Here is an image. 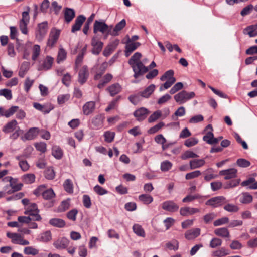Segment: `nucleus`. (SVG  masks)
Masks as SVG:
<instances>
[{
    "label": "nucleus",
    "instance_id": "f257e3e1",
    "mask_svg": "<svg viewBox=\"0 0 257 257\" xmlns=\"http://www.w3.org/2000/svg\"><path fill=\"white\" fill-rule=\"evenodd\" d=\"M112 25L108 26L104 22L96 20L93 25V32L96 34L98 32L104 34V39H107L109 35H111Z\"/></svg>",
    "mask_w": 257,
    "mask_h": 257
},
{
    "label": "nucleus",
    "instance_id": "f03ea898",
    "mask_svg": "<svg viewBox=\"0 0 257 257\" xmlns=\"http://www.w3.org/2000/svg\"><path fill=\"white\" fill-rule=\"evenodd\" d=\"M195 96L194 92L182 90L174 96L175 101L179 104H183Z\"/></svg>",
    "mask_w": 257,
    "mask_h": 257
},
{
    "label": "nucleus",
    "instance_id": "7ed1b4c3",
    "mask_svg": "<svg viewBox=\"0 0 257 257\" xmlns=\"http://www.w3.org/2000/svg\"><path fill=\"white\" fill-rule=\"evenodd\" d=\"M38 212L37 205L35 203H32L25 208L24 214L31 216L33 220L39 221L41 219V217Z\"/></svg>",
    "mask_w": 257,
    "mask_h": 257
},
{
    "label": "nucleus",
    "instance_id": "20e7f679",
    "mask_svg": "<svg viewBox=\"0 0 257 257\" xmlns=\"http://www.w3.org/2000/svg\"><path fill=\"white\" fill-rule=\"evenodd\" d=\"M7 236L11 239L13 244L21 245H27L30 244L29 241L24 239L23 236L17 233L7 232Z\"/></svg>",
    "mask_w": 257,
    "mask_h": 257
},
{
    "label": "nucleus",
    "instance_id": "39448f33",
    "mask_svg": "<svg viewBox=\"0 0 257 257\" xmlns=\"http://www.w3.org/2000/svg\"><path fill=\"white\" fill-rule=\"evenodd\" d=\"M227 202L224 196H220L210 198L206 202L205 204L213 208H216L226 203Z\"/></svg>",
    "mask_w": 257,
    "mask_h": 257
},
{
    "label": "nucleus",
    "instance_id": "423d86ee",
    "mask_svg": "<svg viewBox=\"0 0 257 257\" xmlns=\"http://www.w3.org/2000/svg\"><path fill=\"white\" fill-rule=\"evenodd\" d=\"M134 72V76L135 78H138L148 71V67L145 66L142 62L131 65Z\"/></svg>",
    "mask_w": 257,
    "mask_h": 257
},
{
    "label": "nucleus",
    "instance_id": "0eeeda50",
    "mask_svg": "<svg viewBox=\"0 0 257 257\" xmlns=\"http://www.w3.org/2000/svg\"><path fill=\"white\" fill-rule=\"evenodd\" d=\"M48 23L47 21L40 23L38 25V30L36 32V37L39 40H42L47 34L48 31Z\"/></svg>",
    "mask_w": 257,
    "mask_h": 257
},
{
    "label": "nucleus",
    "instance_id": "6e6552de",
    "mask_svg": "<svg viewBox=\"0 0 257 257\" xmlns=\"http://www.w3.org/2000/svg\"><path fill=\"white\" fill-rule=\"evenodd\" d=\"M60 34V31L55 28L53 29L50 32L47 45L52 47L57 41Z\"/></svg>",
    "mask_w": 257,
    "mask_h": 257
},
{
    "label": "nucleus",
    "instance_id": "1a4fd4ad",
    "mask_svg": "<svg viewBox=\"0 0 257 257\" xmlns=\"http://www.w3.org/2000/svg\"><path fill=\"white\" fill-rule=\"evenodd\" d=\"M91 45L93 47L92 52L95 55L99 54L102 50L103 43L96 36H94L91 40Z\"/></svg>",
    "mask_w": 257,
    "mask_h": 257
},
{
    "label": "nucleus",
    "instance_id": "9d476101",
    "mask_svg": "<svg viewBox=\"0 0 257 257\" xmlns=\"http://www.w3.org/2000/svg\"><path fill=\"white\" fill-rule=\"evenodd\" d=\"M161 206L163 210L170 212H176L179 209V206L171 200L164 201L162 203Z\"/></svg>",
    "mask_w": 257,
    "mask_h": 257
},
{
    "label": "nucleus",
    "instance_id": "9b49d317",
    "mask_svg": "<svg viewBox=\"0 0 257 257\" xmlns=\"http://www.w3.org/2000/svg\"><path fill=\"white\" fill-rule=\"evenodd\" d=\"M69 242V240L65 237L59 238L54 241L53 245L58 249H63L68 246Z\"/></svg>",
    "mask_w": 257,
    "mask_h": 257
},
{
    "label": "nucleus",
    "instance_id": "f8f14e48",
    "mask_svg": "<svg viewBox=\"0 0 257 257\" xmlns=\"http://www.w3.org/2000/svg\"><path fill=\"white\" fill-rule=\"evenodd\" d=\"M10 185L11 187L12 190H9L8 191V194H11L14 192L18 191L20 190L23 185L21 183H18V179L16 178H13L12 177H9Z\"/></svg>",
    "mask_w": 257,
    "mask_h": 257
},
{
    "label": "nucleus",
    "instance_id": "ddd939ff",
    "mask_svg": "<svg viewBox=\"0 0 257 257\" xmlns=\"http://www.w3.org/2000/svg\"><path fill=\"white\" fill-rule=\"evenodd\" d=\"M149 111L147 108L141 107L134 112V116L139 121L144 120L147 116Z\"/></svg>",
    "mask_w": 257,
    "mask_h": 257
},
{
    "label": "nucleus",
    "instance_id": "4468645a",
    "mask_svg": "<svg viewBox=\"0 0 257 257\" xmlns=\"http://www.w3.org/2000/svg\"><path fill=\"white\" fill-rule=\"evenodd\" d=\"M199 212H200V209L197 208L184 207L180 209V214L183 216H188Z\"/></svg>",
    "mask_w": 257,
    "mask_h": 257
},
{
    "label": "nucleus",
    "instance_id": "2eb2a0df",
    "mask_svg": "<svg viewBox=\"0 0 257 257\" xmlns=\"http://www.w3.org/2000/svg\"><path fill=\"white\" fill-rule=\"evenodd\" d=\"M201 230L198 228H192L186 231L185 237L187 240H193L200 234Z\"/></svg>",
    "mask_w": 257,
    "mask_h": 257
},
{
    "label": "nucleus",
    "instance_id": "dca6fc26",
    "mask_svg": "<svg viewBox=\"0 0 257 257\" xmlns=\"http://www.w3.org/2000/svg\"><path fill=\"white\" fill-rule=\"evenodd\" d=\"M236 173L237 170L234 168L223 170L219 172L220 175L224 176V179L225 180H229L235 178L236 176Z\"/></svg>",
    "mask_w": 257,
    "mask_h": 257
},
{
    "label": "nucleus",
    "instance_id": "f3484780",
    "mask_svg": "<svg viewBox=\"0 0 257 257\" xmlns=\"http://www.w3.org/2000/svg\"><path fill=\"white\" fill-rule=\"evenodd\" d=\"M89 75L87 67L83 66L79 71L78 74V82L81 84H84L87 80Z\"/></svg>",
    "mask_w": 257,
    "mask_h": 257
},
{
    "label": "nucleus",
    "instance_id": "a211bd4d",
    "mask_svg": "<svg viewBox=\"0 0 257 257\" xmlns=\"http://www.w3.org/2000/svg\"><path fill=\"white\" fill-rule=\"evenodd\" d=\"M18 123L16 120H12L6 123L3 127L2 131L5 133L8 134L12 132L18 128Z\"/></svg>",
    "mask_w": 257,
    "mask_h": 257
},
{
    "label": "nucleus",
    "instance_id": "6ab92c4d",
    "mask_svg": "<svg viewBox=\"0 0 257 257\" xmlns=\"http://www.w3.org/2000/svg\"><path fill=\"white\" fill-rule=\"evenodd\" d=\"M54 59L49 56H47L44 59L43 63L38 67L39 70H48L50 69L53 63Z\"/></svg>",
    "mask_w": 257,
    "mask_h": 257
},
{
    "label": "nucleus",
    "instance_id": "aec40b11",
    "mask_svg": "<svg viewBox=\"0 0 257 257\" xmlns=\"http://www.w3.org/2000/svg\"><path fill=\"white\" fill-rule=\"evenodd\" d=\"M140 45L139 42H133L127 41L125 46V56L128 57L132 52L135 51Z\"/></svg>",
    "mask_w": 257,
    "mask_h": 257
},
{
    "label": "nucleus",
    "instance_id": "412c9836",
    "mask_svg": "<svg viewBox=\"0 0 257 257\" xmlns=\"http://www.w3.org/2000/svg\"><path fill=\"white\" fill-rule=\"evenodd\" d=\"M18 106H12L9 109H5L3 107H0V115L5 116L7 118L10 117L13 115L18 110Z\"/></svg>",
    "mask_w": 257,
    "mask_h": 257
},
{
    "label": "nucleus",
    "instance_id": "4be33fe9",
    "mask_svg": "<svg viewBox=\"0 0 257 257\" xmlns=\"http://www.w3.org/2000/svg\"><path fill=\"white\" fill-rule=\"evenodd\" d=\"M85 19V17L83 15L78 16L75 21L74 24L72 27V32L74 33L79 30Z\"/></svg>",
    "mask_w": 257,
    "mask_h": 257
},
{
    "label": "nucleus",
    "instance_id": "5701e85b",
    "mask_svg": "<svg viewBox=\"0 0 257 257\" xmlns=\"http://www.w3.org/2000/svg\"><path fill=\"white\" fill-rule=\"evenodd\" d=\"M65 21L69 23L72 21L75 17V13L73 9L66 8L64 10Z\"/></svg>",
    "mask_w": 257,
    "mask_h": 257
},
{
    "label": "nucleus",
    "instance_id": "b1692460",
    "mask_svg": "<svg viewBox=\"0 0 257 257\" xmlns=\"http://www.w3.org/2000/svg\"><path fill=\"white\" fill-rule=\"evenodd\" d=\"M95 108V103L94 101L86 102L83 107V112L85 115H88L93 112Z\"/></svg>",
    "mask_w": 257,
    "mask_h": 257
},
{
    "label": "nucleus",
    "instance_id": "393cba45",
    "mask_svg": "<svg viewBox=\"0 0 257 257\" xmlns=\"http://www.w3.org/2000/svg\"><path fill=\"white\" fill-rule=\"evenodd\" d=\"M243 33L248 35L250 37L257 36V23L247 27L243 30Z\"/></svg>",
    "mask_w": 257,
    "mask_h": 257
},
{
    "label": "nucleus",
    "instance_id": "a878e982",
    "mask_svg": "<svg viewBox=\"0 0 257 257\" xmlns=\"http://www.w3.org/2000/svg\"><path fill=\"white\" fill-rule=\"evenodd\" d=\"M126 25V21L124 19H122L120 22L117 23L113 30H111V35L116 36L118 35L119 32L121 31Z\"/></svg>",
    "mask_w": 257,
    "mask_h": 257
},
{
    "label": "nucleus",
    "instance_id": "bb28decb",
    "mask_svg": "<svg viewBox=\"0 0 257 257\" xmlns=\"http://www.w3.org/2000/svg\"><path fill=\"white\" fill-rule=\"evenodd\" d=\"M205 163V161L204 159H194L190 161L189 165L190 169H195L200 168Z\"/></svg>",
    "mask_w": 257,
    "mask_h": 257
},
{
    "label": "nucleus",
    "instance_id": "cd10ccee",
    "mask_svg": "<svg viewBox=\"0 0 257 257\" xmlns=\"http://www.w3.org/2000/svg\"><path fill=\"white\" fill-rule=\"evenodd\" d=\"M39 129L37 127L30 128L25 134L24 138L26 140H31L34 139L38 135Z\"/></svg>",
    "mask_w": 257,
    "mask_h": 257
},
{
    "label": "nucleus",
    "instance_id": "c85d7f7f",
    "mask_svg": "<svg viewBox=\"0 0 257 257\" xmlns=\"http://www.w3.org/2000/svg\"><path fill=\"white\" fill-rule=\"evenodd\" d=\"M156 86L154 84H151L144 90L140 92V96L144 98H148L153 93L155 89Z\"/></svg>",
    "mask_w": 257,
    "mask_h": 257
},
{
    "label": "nucleus",
    "instance_id": "c756f323",
    "mask_svg": "<svg viewBox=\"0 0 257 257\" xmlns=\"http://www.w3.org/2000/svg\"><path fill=\"white\" fill-rule=\"evenodd\" d=\"M33 106L35 108L44 112V113H49L50 111L53 108V107L50 105H42L38 103H34Z\"/></svg>",
    "mask_w": 257,
    "mask_h": 257
},
{
    "label": "nucleus",
    "instance_id": "7c9ffc66",
    "mask_svg": "<svg viewBox=\"0 0 257 257\" xmlns=\"http://www.w3.org/2000/svg\"><path fill=\"white\" fill-rule=\"evenodd\" d=\"M206 130L210 129L211 131L208 132L206 135H205L203 139L204 141L206 142L209 144H212V141L214 138V135L212 131H213V128L211 124L208 125L206 127Z\"/></svg>",
    "mask_w": 257,
    "mask_h": 257
},
{
    "label": "nucleus",
    "instance_id": "2f4dec72",
    "mask_svg": "<svg viewBox=\"0 0 257 257\" xmlns=\"http://www.w3.org/2000/svg\"><path fill=\"white\" fill-rule=\"evenodd\" d=\"M107 90L111 96H114L121 90V87L118 83H115L107 88Z\"/></svg>",
    "mask_w": 257,
    "mask_h": 257
},
{
    "label": "nucleus",
    "instance_id": "473e14b6",
    "mask_svg": "<svg viewBox=\"0 0 257 257\" xmlns=\"http://www.w3.org/2000/svg\"><path fill=\"white\" fill-rule=\"evenodd\" d=\"M214 233L221 237H229L230 236L229 231L225 227L217 228L214 230Z\"/></svg>",
    "mask_w": 257,
    "mask_h": 257
},
{
    "label": "nucleus",
    "instance_id": "72a5a7b5",
    "mask_svg": "<svg viewBox=\"0 0 257 257\" xmlns=\"http://www.w3.org/2000/svg\"><path fill=\"white\" fill-rule=\"evenodd\" d=\"M229 251L225 247H221L219 249L212 252V255L214 257H223L229 254Z\"/></svg>",
    "mask_w": 257,
    "mask_h": 257
},
{
    "label": "nucleus",
    "instance_id": "f704fd0d",
    "mask_svg": "<svg viewBox=\"0 0 257 257\" xmlns=\"http://www.w3.org/2000/svg\"><path fill=\"white\" fill-rule=\"evenodd\" d=\"M252 196L248 193H242L240 197V202L243 204H248L252 202Z\"/></svg>",
    "mask_w": 257,
    "mask_h": 257
},
{
    "label": "nucleus",
    "instance_id": "c9c22d12",
    "mask_svg": "<svg viewBox=\"0 0 257 257\" xmlns=\"http://www.w3.org/2000/svg\"><path fill=\"white\" fill-rule=\"evenodd\" d=\"M52 154L56 159H60L63 156V152L59 146H55L52 148Z\"/></svg>",
    "mask_w": 257,
    "mask_h": 257
},
{
    "label": "nucleus",
    "instance_id": "e433bc0d",
    "mask_svg": "<svg viewBox=\"0 0 257 257\" xmlns=\"http://www.w3.org/2000/svg\"><path fill=\"white\" fill-rule=\"evenodd\" d=\"M49 223L55 227H63L65 226L64 221L59 218H53L50 220Z\"/></svg>",
    "mask_w": 257,
    "mask_h": 257
},
{
    "label": "nucleus",
    "instance_id": "4c0bfd02",
    "mask_svg": "<svg viewBox=\"0 0 257 257\" xmlns=\"http://www.w3.org/2000/svg\"><path fill=\"white\" fill-rule=\"evenodd\" d=\"M139 199L144 204H149L153 201V197L149 194H142L139 196Z\"/></svg>",
    "mask_w": 257,
    "mask_h": 257
},
{
    "label": "nucleus",
    "instance_id": "58836bf2",
    "mask_svg": "<svg viewBox=\"0 0 257 257\" xmlns=\"http://www.w3.org/2000/svg\"><path fill=\"white\" fill-rule=\"evenodd\" d=\"M67 52L66 51L62 48L59 49L58 55L57 62L58 63H60L61 62L64 61L66 58Z\"/></svg>",
    "mask_w": 257,
    "mask_h": 257
},
{
    "label": "nucleus",
    "instance_id": "ea45409f",
    "mask_svg": "<svg viewBox=\"0 0 257 257\" xmlns=\"http://www.w3.org/2000/svg\"><path fill=\"white\" fill-rule=\"evenodd\" d=\"M24 253L26 255H36L39 253V250L33 246H27L24 248Z\"/></svg>",
    "mask_w": 257,
    "mask_h": 257
},
{
    "label": "nucleus",
    "instance_id": "a19ab883",
    "mask_svg": "<svg viewBox=\"0 0 257 257\" xmlns=\"http://www.w3.org/2000/svg\"><path fill=\"white\" fill-rule=\"evenodd\" d=\"M133 231L138 236L145 237V233L143 228L139 224H135L133 227Z\"/></svg>",
    "mask_w": 257,
    "mask_h": 257
},
{
    "label": "nucleus",
    "instance_id": "79ce46f5",
    "mask_svg": "<svg viewBox=\"0 0 257 257\" xmlns=\"http://www.w3.org/2000/svg\"><path fill=\"white\" fill-rule=\"evenodd\" d=\"M223 208L226 211L231 213L237 212L239 210V207L237 206L229 203L225 205Z\"/></svg>",
    "mask_w": 257,
    "mask_h": 257
},
{
    "label": "nucleus",
    "instance_id": "37998d69",
    "mask_svg": "<svg viewBox=\"0 0 257 257\" xmlns=\"http://www.w3.org/2000/svg\"><path fill=\"white\" fill-rule=\"evenodd\" d=\"M142 55L139 52L135 53L131 58L128 61V64L130 65H133L135 63L140 62V58Z\"/></svg>",
    "mask_w": 257,
    "mask_h": 257
},
{
    "label": "nucleus",
    "instance_id": "c03bdc74",
    "mask_svg": "<svg viewBox=\"0 0 257 257\" xmlns=\"http://www.w3.org/2000/svg\"><path fill=\"white\" fill-rule=\"evenodd\" d=\"M22 178L25 183L27 184H30L35 181V176L33 174H27L23 175Z\"/></svg>",
    "mask_w": 257,
    "mask_h": 257
},
{
    "label": "nucleus",
    "instance_id": "a18cd8bd",
    "mask_svg": "<svg viewBox=\"0 0 257 257\" xmlns=\"http://www.w3.org/2000/svg\"><path fill=\"white\" fill-rule=\"evenodd\" d=\"M40 46L39 45H34L32 49V59L35 61L37 60L40 54Z\"/></svg>",
    "mask_w": 257,
    "mask_h": 257
},
{
    "label": "nucleus",
    "instance_id": "49530a36",
    "mask_svg": "<svg viewBox=\"0 0 257 257\" xmlns=\"http://www.w3.org/2000/svg\"><path fill=\"white\" fill-rule=\"evenodd\" d=\"M162 116V112L161 110H157L153 112L148 118V122H153L158 119Z\"/></svg>",
    "mask_w": 257,
    "mask_h": 257
},
{
    "label": "nucleus",
    "instance_id": "de8ad7c7",
    "mask_svg": "<svg viewBox=\"0 0 257 257\" xmlns=\"http://www.w3.org/2000/svg\"><path fill=\"white\" fill-rule=\"evenodd\" d=\"M44 175L47 179L52 180L55 178V173L52 167H50L47 168L44 172Z\"/></svg>",
    "mask_w": 257,
    "mask_h": 257
},
{
    "label": "nucleus",
    "instance_id": "09e8293b",
    "mask_svg": "<svg viewBox=\"0 0 257 257\" xmlns=\"http://www.w3.org/2000/svg\"><path fill=\"white\" fill-rule=\"evenodd\" d=\"M166 246L169 250H177L179 247V243L176 240H173L171 241L167 242Z\"/></svg>",
    "mask_w": 257,
    "mask_h": 257
},
{
    "label": "nucleus",
    "instance_id": "8fccbe9b",
    "mask_svg": "<svg viewBox=\"0 0 257 257\" xmlns=\"http://www.w3.org/2000/svg\"><path fill=\"white\" fill-rule=\"evenodd\" d=\"M198 156L194 152L191 151H185L181 156L182 160H186L188 158H195L198 157Z\"/></svg>",
    "mask_w": 257,
    "mask_h": 257
},
{
    "label": "nucleus",
    "instance_id": "3c124183",
    "mask_svg": "<svg viewBox=\"0 0 257 257\" xmlns=\"http://www.w3.org/2000/svg\"><path fill=\"white\" fill-rule=\"evenodd\" d=\"M103 120V116L102 115H98L92 119V123L95 126L100 127L102 125Z\"/></svg>",
    "mask_w": 257,
    "mask_h": 257
},
{
    "label": "nucleus",
    "instance_id": "603ef678",
    "mask_svg": "<svg viewBox=\"0 0 257 257\" xmlns=\"http://www.w3.org/2000/svg\"><path fill=\"white\" fill-rule=\"evenodd\" d=\"M52 239V235L50 231H46L40 235V240L42 242H46Z\"/></svg>",
    "mask_w": 257,
    "mask_h": 257
},
{
    "label": "nucleus",
    "instance_id": "864d4df0",
    "mask_svg": "<svg viewBox=\"0 0 257 257\" xmlns=\"http://www.w3.org/2000/svg\"><path fill=\"white\" fill-rule=\"evenodd\" d=\"M222 243V241L221 239L215 237L212 238V240L210 241L209 245L210 247L212 248H215L221 246Z\"/></svg>",
    "mask_w": 257,
    "mask_h": 257
},
{
    "label": "nucleus",
    "instance_id": "5fc2aeb1",
    "mask_svg": "<svg viewBox=\"0 0 257 257\" xmlns=\"http://www.w3.org/2000/svg\"><path fill=\"white\" fill-rule=\"evenodd\" d=\"M216 214L214 212L207 213L204 216L203 220L206 224L209 223L216 217Z\"/></svg>",
    "mask_w": 257,
    "mask_h": 257
},
{
    "label": "nucleus",
    "instance_id": "6e6d98bb",
    "mask_svg": "<svg viewBox=\"0 0 257 257\" xmlns=\"http://www.w3.org/2000/svg\"><path fill=\"white\" fill-rule=\"evenodd\" d=\"M61 8L62 6L59 5L56 1H53L51 4L50 12H51L52 11H53L56 15H58L59 13Z\"/></svg>",
    "mask_w": 257,
    "mask_h": 257
},
{
    "label": "nucleus",
    "instance_id": "4d7b16f0",
    "mask_svg": "<svg viewBox=\"0 0 257 257\" xmlns=\"http://www.w3.org/2000/svg\"><path fill=\"white\" fill-rule=\"evenodd\" d=\"M172 166V163L168 160H166L161 163V170L164 172L168 171L171 168Z\"/></svg>",
    "mask_w": 257,
    "mask_h": 257
},
{
    "label": "nucleus",
    "instance_id": "13d9d810",
    "mask_svg": "<svg viewBox=\"0 0 257 257\" xmlns=\"http://www.w3.org/2000/svg\"><path fill=\"white\" fill-rule=\"evenodd\" d=\"M63 186L66 192L68 193L73 192V184L70 179L66 180L64 183Z\"/></svg>",
    "mask_w": 257,
    "mask_h": 257
},
{
    "label": "nucleus",
    "instance_id": "bf43d9fd",
    "mask_svg": "<svg viewBox=\"0 0 257 257\" xmlns=\"http://www.w3.org/2000/svg\"><path fill=\"white\" fill-rule=\"evenodd\" d=\"M164 125H165V123L163 122H160L156 125H155L154 126L150 128L148 131V133L151 134H154V133L157 132L159 130H160Z\"/></svg>",
    "mask_w": 257,
    "mask_h": 257
},
{
    "label": "nucleus",
    "instance_id": "052dcab7",
    "mask_svg": "<svg viewBox=\"0 0 257 257\" xmlns=\"http://www.w3.org/2000/svg\"><path fill=\"white\" fill-rule=\"evenodd\" d=\"M42 196L44 199L48 200L53 198L55 196V193L52 189H50L45 191Z\"/></svg>",
    "mask_w": 257,
    "mask_h": 257
},
{
    "label": "nucleus",
    "instance_id": "680f3d73",
    "mask_svg": "<svg viewBox=\"0 0 257 257\" xmlns=\"http://www.w3.org/2000/svg\"><path fill=\"white\" fill-rule=\"evenodd\" d=\"M34 146L37 150L41 153H45L46 151V144L44 142L36 143Z\"/></svg>",
    "mask_w": 257,
    "mask_h": 257
},
{
    "label": "nucleus",
    "instance_id": "e2e57ef3",
    "mask_svg": "<svg viewBox=\"0 0 257 257\" xmlns=\"http://www.w3.org/2000/svg\"><path fill=\"white\" fill-rule=\"evenodd\" d=\"M70 98V95L68 94H61L58 96L57 101L59 104H63L67 101Z\"/></svg>",
    "mask_w": 257,
    "mask_h": 257
},
{
    "label": "nucleus",
    "instance_id": "0e129e2a",
    "mask_svg": "<svg viewBox=\"0 0 257 257\" xmlns=\"http://www.w3.org/2000/svg\"><path fill=\"white\" fill-rule=\"evenodd\" d=\"M231 249L233 250H239L243 247L242 244L238 240H233L229 245Z\"/></svg>",
    "mask_w": 257,
    "mask_h": 257
},
{
    "label": "nucleus",
    "instance_id": "69168bd1",
    "mask_svg": "<svg viewBox=\"0 0 257 257\" xmlns=\"http://www.w3.org/2000/svg\"><path fill=\"white\" fill-rule=\"evenodd\" d=\"M0 95L4 96L8 100H10L12 98L11 91L7 89H1Z\"/></svg>",
    "mask_w": 257,
    "mask_h": 257
},
{
    "label": "nucleus",
    "instance_id": "338daca9",
    "mask_svg": "<svg viewBox=\"0 0 257 257\" xmlns=\"http://www.w3.org/2000/svg\"><path fill=\"white\" fill-rule=\"evenodd\" d=\"M114 136L115 133L110 131L106 132L104 134L105 141L108 143L111 142L113 140Z\"/></svg>",
    "mask_w": 257,
    "mask_h": 257
},
{
    "label": "nucleus",
    "instance_id": "774afa93",
    "mask_svg": "<svg viewBox=\"0 0 257 257\" xmlns=\"http://www.w3.org/2000/svg\"><path fill=\"white\" fill-rule=\"evenodd\" d=\"M198 142V140L196 138H190L185 141L184 145L188 147H191L197 144Z\"/></svg>",
    "mask_w": 257,
    "mask_h": 257
}]
</instances>
